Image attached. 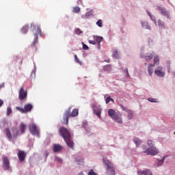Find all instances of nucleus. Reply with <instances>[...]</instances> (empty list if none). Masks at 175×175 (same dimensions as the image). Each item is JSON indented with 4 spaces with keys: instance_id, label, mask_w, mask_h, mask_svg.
Masks as SVG:
<instances>
[{
    "instance_id": "1",
    "label": "nucleus",
    "mask_w": 175,
    "mask_h": 175,
    "mask_svg": "<svg viewBox=\"0 0 175 175\" xmlns=\"http://www.w3.org/2000/svg\"><path fill=\"white\" fill-rule=\"evenodd\" d=\"M59 133L64 140L66 142V144L68 147L73 150L75 143L70 139V131L65 127H60L59 129Z\"/></svg>"
},
{
    "instance_id": "2",
    "label": "nucleus",
    "mask_w": 175,
    "mask_h": 175,
    "mask_svg": "<svg viewBox=\"0 0 175 175\" xmlns=\"http://www.w3.org/2000/svg\"><path fill=\"white\" fill-rule=\"evenodd\" d=\"M71 109V107H68L64 111V113L63 115V120H62V123L64 125H68V122H69V118H70L71 117H77V116H79V109H74L72 111Z\"/></svg>"
},
{
    "instance_id": "3",
    "label": "nucleus",
    "mask_w": 175,
    "mask_h": 175,
    "mask_svg": "<svg viewBox=\"0 0 175 175\" xmlns=\"http://www.w3.org/2000/svg\"><path fill=\"white\" fill-rule=\"evenodd\" d=\"M103 161L105 165H107V175H116V170H114V165L109 159L104 158Z\"/></svg>"
},
{
    "instance_id": "4",
    "label": "nucleus",
    "mask_w": 175,
    "mask_h": 175,
    "mask_svg": "<svg viewBox=\"0 0 175 175\" xmlns=\"http://www.w3.org/2000/svg\"><path fill=\"white\" fill-rule=\"evenodd\" d=\"M11 131L10 132V129H9V128H6L5 129V133L7 137H8V139H12V137L14 139L16 137H17V136H18V130H17V129L16 127H12L11 129Z\"/></svg>"
},
{
    "instance_id": "5",
    "label": "nucleus",
    "mask_w": 175,
    "mask_h": 175,
    "mask_svg": "<svg viewBox=\"0 0 175 175\" xmlns=\"http://www.w3.org/2000/svg\"><path fill=\"white\" fill-rule=\"evenodd\" d=\"M31 27H33V29L37 31L36 33H34L35 38H34L33 42L31 44V46L33 47H35L36 43H38V35H42V30L40 29V26L35 25V24H33V23H31Z\"/></svg>"
},
{
    "instance_id": "6",
    "label": "nucleus",
    "mask_w": 175,
    "mask_h": 175,
    "mask_svg": "<svg viewBox=\"0 0 175 175\" xmlns=\"http://www.w3.org/2000/svg\"><path fill=\"white\" fill-rule=\"evenodd\" d=\"M29 131L33 136H38L39 137V129L35 124H29Z\"/></svg>"
},
{
    "instance_id": "7",
    "label": "nucleus",
    "mask_w": 175,
    "mask_h": 175,
    "mask_svg": "<svg viewBox=\"0 0 175 175\" xmlns=\"http://www.w3.org/2000/svg\"><path fill=\"white\" fill-rule=\"evenodd\" d=\"M157 8L158 10H159L161 16L167 17L168 20H170V14L169 13V11L166 10V8H163L162 5H157Z\"/></svg>"
},
{
    "instance_id": "8",
    "label": "nucleus",
    "mask_w": 175,
    "mask_h": 175,
    "mask_svg": "<svg viewBox=\"0 0 175 175\" xmlns=\"http://www.w3.org/2000/svg\"><path fill=\"white\" fill-rule=\"evenodd\" d=\"M33 106L31 104H26L24 106V108H21L20 107H16V109L18 111L21 113H28L32 110Z\"/></svg>"
},
{
    "instance_id": "9",
    "label": "nucleus",
    "mask_w": 175,
    "mask_h": 175,
    "mask_svg": "<svg viewBox=\"0 0 175 175\" xmlns=\"http://www.w3.org/2000/svg\"><path fill=\"white\" fill-rule=\"evenodd\" d=\"M142 152L144 154H146V155H157V154H158L159 151L158 150V149H157V148H148L145 150H143Z\"/></svg>"
},
{
    "instance_id": "10",
    "label": "nucleus",
    "mask_w": 175,
    "mask_h": 175,
    "mask_svg": "<svg viewBox=\"0 0 175 175\" xmlns=\"http://www.w3.org/2000/svg\"><path fill=\"white\" fill-rule=\"evenodd\" d=\"M2 162L4 170H9V169H10V161L9 160V158L5 156L3 157Z\"/></svg>"
},
{
    "instance_id": "11",
    "label": "nucleus",
    "mask_w": 175,
    "mask_h": 175,
    "mask_svg": "<svg viewBox=\"0 0 175 175\" xmlns=\"http://www.w3.org/2000/svg\"><path fill=\"white\" fill-rule=\"evenodd\" d=\"M27 90H24V87H22L19 90V100H24V99H27Z\"/></svg>"
},
{
    "instance_id": "12",
    "label": "nucleus",
    "mask_w": 175,
    "mask_h": 175,
    "mask_svg": "<svg viewBox=\"0 0 175 175\" xmlns=\"http://www.w3.org/2000/svg\"><path fill=\"white\" fill-rule=\"evenodd\" d=\"M120 107L121 109H122L123 111H126V113H128V120H132V118H133V111H132V110L127 109L122 105H120Z\"/></svg>"
},
{
    "instance_id": "13",
    "label": "nucleus",
    "mask_w": 175,
    "mask_h": 175,
    "mask_svg": "<svg viewBox=\"0 0 175 175\" xmlns=\"http://www.w3.org/2000/svg\"><path fill=\"white\" fill-rule=\"evenodd\" d=\"M92 109L94 114H96L98 118H100V114L102 113V108L100 107H98L95 105H92Z\"/></svg>"
},
{
    "instance_id": "14",
    "label": "nucleus",
    "mask_w": 175,
    "mask_h": 175,
    "mask_svg": "<svg viewBox=\"0 0 175 175\" xmlns=\"http://www.w3.org/2000/svg\"><path fill=\"white\" fill-rule=\"evenodd\" d=\"M25 157H27V153H25V152L23 150H18V158L21 162H23L25 160Z\"/></svg>"
},
{
    "instance_id": "15",
    "label": "nucleus",
    "mask_w": 175,
    "mask_h": 175,
    "mask_svg": "<svg viewBox=\"0 0 175 175\" xmlns=\"http://www.w3.org/2000/svg\"><path fill=\"white\" fill-rule=\"evenodd\" d=\"M154 73L157 76H159V77H163L165 76V72L162 71V67L161 66H159L155 69Z\"/></svg>"
},
{
    "instance_id": "16",
    "label": "nucleus",
    "mask_w": 175,
    "mask_h": 175,
    "mask_svg": "<svg viewBox=\"0 0 175 175\" xmlns=\"http://www.w3.org/2000/svg\"><path fill=\"white\" fill-rule=\"evenodd\" d=\"M139 175H152V172L150 170H142L138 172Z\"/></svg>"
},
{
    "instance_id": "17",
    "label": "nucleus",
    "mask_w": 175,
    "mask_h": 175,
    "mask_svg": "<svg viewBox=\"0 0 175 175\" xmlns=\"http://www.w3.org/2000/svg\"><path fill=\"white\" fill-rule=\"evenodd\" d=\"M108 116L111 117V118H113L117 114H116V111L114 109H111L108 110Z\"/></svg>"
},
{
    "instance_id": "18",
    "label": "nucleus",
    "mask_w": 175,
    "mask_h": 175,
    "mask_svg": "<svg viewBox=\"0 0 175 175\" xmlns=\"http://www.w3.org/2000/svg\"><path fill=\"white\" fill-rule=\"evenodd\" d=\"M113 120L116 121V122H118V124H122V119L121 118V116L116 115L115 117L113 118Z\"/></svg>"
},
{
    "instance_id": "19",
    "label": "nucleus",
    "mask_w": 175,
    "mask_h": 175,
    "mask_svg": "<svg viewBox=\"0 0 175 175\" xmlns=\"http://www.w3.org/2000/svg\"><path fill=\"white\" fill-rule=\"evenodd\" d=\"M63 148L62 146H61V145L59 144H55L53 146V152H58V151H61V150H62Z\"/></svg>"
},
{
    "instance_id": "20",
    "label": "nucleus",
    "mask_w": 175,
    "mask_h": 175,
    "mask_svg": "<svg viewBox=\"0 0 175 175\" xmlns=\"http://www.w3.org/2000/svg\"><path fill=\"white\" fill-rule=\"evenodd\" d=\"M154 64H150L149 66L148 67V72L149 76H152V74L154 73V69H152V68H154Z\"/></svg>"
},
{
    "instance_id": "21",
    "label": "nucleus",
    "mask_w": 175,
    "mask_h": 175,
    "mask_svg": "<svg viewBox=\"0 0 175 175\" xmlns=\"http://www.w3.org/2000/svg\"><path fill=\"white\" fill-rule=\"evenodd\" d=\"M152 58H154V53H150V54H146L145 56V59L147 61V62H150Z\"/></svg>"
},
{
    "instance_id": "22",
    "label": "nucleus",
    "mask_w": 175,
    "mask_h": 175,
    "mask_svg": "<svg viewBox=\"0 0 175 175\" xmlns=\"http://www.w3.org/2000/svg\"><path fill=\"white\" fill-rule=\"evenodd\" d=\"M142 25L143 28H145V29H149V31H151V27H150L148 22H142Z\"/></svg>"
},
{
    "instance_id": "23",
    "label": "nucleus",
    "mask_w": 175,
    "mask_h": 175,
    "mask_svg": "<svg viewBox=\"0 0 175 175\" xmlns=\"http://www.w3.org/2000/svg\"><path fill=\"white\" fill-rule=\"evenodd\" d=\"M157 25L161 28V29H165V23L162 21V20L159 19L157 21Z\"/></svg>"
},
{
    "instance_id": "24",
    "label": "nucleus",
    "mask_w": 175,
    "mask_h": 175,
    "mask_svg": "<svg viewBox=\"0 0 175 175\" xmlns=\"http://www.w3.org/2000/svg\"><path fill=\"white\" fill-rule=\"evenodd\" d=\"M94 40H96V43H98V45L100 44V42L103 40V37L102 36H94Z\"/></svg>"
},
{
    "instance_id": "25",
    "label": "nucleus",
    "mask_w": 175,
    "mask_h": 175,
    "mask_svg": "<svg viewBox=\"0 0 175 175\" xmlns=\"http://www.w3.org/2000/svg\"><path fill=\"white\" fill-rule=\"evenodd\" d=\"M112 57L113 58H120V53L118 52V50H113Z\"/></svg>"
},
{
    "instance_id": "26",
    "label": "nucleus",
    "mask_w": 175,
    "mask_h": 175,
    "mask_svg": "<svg viewBox=\"0 0 175 175\" xmlns=\"http://www.w3.org/2000/svg\"><path fill=\"white\" fill-rule=\"evenodd\" d=\"M25 129H27V125L24 124V123H21L20 126V131L22 135L25 133Z\"/></svg>"
},
{
    "instance_id": "27",
    "label": "nucleus",
    "mask_w": 175,
    "mask_h": 175,
    "mask_svg": "<svg viewBox=\"0 0 175 175\" xmlns=\"http://www.w3.org/2000/svg\"><path fill=\"white\" fill-rule=\"evenodd\" d=\"M28 29H29V25H25L22 27V32H23V33H27V32H28Z\"/></svg>"
},
{
    "instance_id": "28",
    "label": "nucleus",
    "mask_w": 175,
    "mask_h": 175,
    "mask_svg": "<svg viewBox=\"0 0 175 175\" xmlns=\"http://www.w3.org/2000/svg\"><path fill=\"white\" fill-rule=\"evenodd\" d=\"M150 65H159V57L158 55L154 56V64H151Z\"/></svg>"
},
{
    "instance_id": "29",
    "label": "nucleus",
    "mask_w": 175,
    "mask_h": 175,
    "mask_svg": "<svg viewBox=\"0 0 175 175\" xmlns=\"http://www.w3.org/2000/svg\"><path fill=\"white\" fill-rule=\"evenodd\" d=\"M80 10H81L80 7L75 6L74 7L72 12L73 13H80Z\"/></svg>"
},
{
    "instance_id": "30",
    "label": "nucleus",
    "mask_w": 175,
    "mask_h": 175,
    "mask_svg": "<svg viewBox=\"0 0 175 175\" xmlns=\"http://www.w3.org/2000/svg\"><path fill=\"white\" fill-rule=\"evenodd\" d=\"M147 144L148 146H149V147H150V148H152V147H154V141L150 139L147 142Z\"/></svg>"
},
{
    "instance_id": "31",
    "label": "nucleus",
    "mask_w": 175,
    "mask_h": 175,
    "mask_svg": "<svg viewBox=\"0 0 175 175\" xmlns=\"http://www.w3.org/2000/svg\"><path fill=\"white\" fill-rule=\"evenodd\" d=\"M75 62L79 64V65H83V63L81 62V61H80V59H79V57H77V55H75Z\"/></svg>"
},
{
    "instance_id": "32",
    "label": "nucleus",
    "mask_w": 175,
    "mask_h": 175,
    "mask_svg": "<svg viewBox=\"0 0 175 175\" xmlns=\"http://www.w3.org/2000/svg\"><path fill=\"white\" fill-rule=\"evenodd\" d=\"M10 114H12V108H10V107H8L7 111H6V116H10Z\"/></svg>"
},
{
    "instance_id": "33",
    "label": "nucleus",
    "mask_w": 175,
    "mask_h": 175,
    "mask_svg": "<svg viewBox=\"0 0 175 175\" xmlns=\"http://www.w3.org/2000/svg\"><path fill=\"white\" fill-rule=\"evenodd\" d=\"M96 25H98V27H100V28H102V27H103V24L102 23V20L99 19L96 22Z\"/></svg>"
},
{
    "instance_id": "34",
    "label": "nucleus",
    "mask_w": 175,
    "mask_h": 175,
    "mask_svg": "<svg viewBox=\"0 0 175 175\" xmlns=\"http://www.w3.org/2000/svg\"><path fill=\"white\" fill-rule=\"evenodd\" d=\"M110 100L111 102H114V100L113 98H111V97L109 96L106 100H105V103L107 105H108V103H110Z\"/></svg>"
},
{
    "instance_id": "35",
    "label": "nucleus",
    "mask_w": 175,
    "mask_h": 175,
    "mask_svg": "<svg viewBox=\"0 0 175 175\" xmlns=\"http://www.w3.org/2000/svg\"><path fill=\"white\" fill-rule=\"evenodd\" d=\"M134 142L135 143L136 146H139L142 144V141L137 138L134 139Z\"/></svg>"
},
{
    "instance_id": "36",
    "label": "nucleus",
    "mask_w": 175,
    "mask_h": 175,
    "mask_svg": "<svg viewBox=\"0 0 175 175\" xmlns=\"http://www.w3.org/2000/svg\"><path fill=\"white\" fill-rule=\"evenodd\" d=\"M75 32L77 35H81V33H83V31H81V29L79 28L76 29Z\"/></svg>"
},
{
    "instance_id": "37",
    "label": "nucleus",
    "mask_w": 175,
    "mask_h": 175,
    "mask_svg": "<svg viewBox=\"0 0 175 175\" xmlns=\"http://www.w3.org/2000/svg\"><path fill=\"white\" fill-rule=\"evenodd\" d=\"M105 70H111V65L109 64L105 66Z\"/></svg>"
},
{
    "instance_id": "38",
    "label": "nucleus",
    "mask_w": 175,
    "mask_h": 175,
    "mask_svg": "<svg viewBox=\"0 0 175 175\" xmlns=\"http://www.w3.org/2000/svg\"><path fill=\"white\" fill-rule=\"evenodd\" d=\"M148 100L149 102H152V103H155V102H157V99H155V98H149L148 99Z\"/></svg>"
},
{
    "instance_id": "39",
    "label": "nucleus",
    "mask_w": 175,
    "mask_h": 175,
    "mask_svg": "<svg viewBox=\"0 0 175 175\" xmlns=\"http://www.w3.org/2000/svg\"><path fill=\"white\" fill-rule=\"evenodd\" d=\"M150 20H152V21L154 23V24H157V21H155V16L152 15L150 16Z\"/></svg>"
},
{
    "instance_id": "40",
    "label": "nucleus",
    "mask_w": 175,
    "mask_h": 175,
    "mask_svg": "<svg viewBox=\"0 0 175 175\" xmlns=\"http://www.w3.org/2000/svg\"><path fill=\"white\" fill-rule=\"evenodd\" d=\"M88 175H96V174L94 172V170L92 169L89 172Z\"/></svg>"
},
{
    "instance_id": "41",
    "label": "nucleus",
    "mask_w": 175,
    "mask_h": 175,
    "mask_svg": "<svg viewBox=\"0 0 175 175\" xmlns=\"http://www.w3.org/2000/svg\"><path fill=\"white\" fill-rule=\"evenodd\" d=\"M124 72L127 77H130L129 72H128V68L124 69Z\"/></svg>"
},
{
    "instance_id": "42",
    "label": "nucleus",
    "mask_w": 175,
    "mask_h": 175,
    "mask_svg": "<svg viewBox=\"0 0 175 175\" xmlns=\"http://www.w3.org/2000/svg\"><path fill=\"white\" fill-rule=\"evenodd\" d=\"M83 50H88L90 48L87 46V44L83 43Z\"/></svg>"
},
{
    "instance_id": "43",
    "label": "nucleus",
    "mask_w": 175,
    "mask_h": 175,
    "mask_svg": "<svg viewBox=\"0 0 175 175\" xmlns=\"http://www.w3.org/2000/svg\"><path fill=\"white\" fill-rule=\"evenodd\" d=\"M89 43H90V44H96V41L94 40H89Z\"/></svg>"
},
{
    "instance_id": "44",
    "label": "nucleus",
    "mask_w": 175,
    "mask_h": 175,
    "mask_svg": "<svg viewBox=\"0 0 175 175\" xmlns=\"http://www.w3.org/2000/svg\"><path fill=\"white\" fill-rule=\"evenodd\" d=\"M55 160L57 161V162H62V160L60 158H59V157H55Z\"/></svg>"
},
{
    "instance_id": "45",
    "label": "nucleus",
    "mask_w": 175,
    "mask_h": 175,
    "mask_svg": "<svg viewBox=\"0 0 175 175\" xmlns=\"http://www.w3.org/2000/svg\"><path fill=\"white\" fill-rule=\"evenodd\" d=\"M4 87H5V83H4L0 84V90H1V88H3Z\"/></svg>"
},
{
    "instance_id": "46",
    "label": "nucleus",
    "mask_w": 175,
    "mask_h": 175,
    "mask_svg": "<svg viewBox=\"0 0 175 175\" xmlns=\"http://www.w3.org/2000/svg\"><path fill=\"white\" fill-rule=\"evenodd\" d=\"M142 148H143V150H145L144 151H146V150H148V148H147L146 146H142Z\"/></svg>"
},
{
    "instance_id": "47",
    "label": "nucleus",
    "mask_w": 175,
    "mask_h": 175,
    "mask_svg": "<svg viewBox=\"0 0 175 175\" xmlns=\"http://www.w3.org/2000/svg\"><path fill=\"white\" fill-rule=\"evenodd\" d=\"M2 105H3V100L0 99V107H1V106H2Z\"/></svg>"
},
{
    "instance_id": "48",
    "label": "nucleus",
    "mask_w": 175,
    "mask_h": 175,
    "mask_svg": "<svg viewBox=\"0 0 175 175\" xmlns=\"http://www.w3.org/2000/svg\"><path fill=\"white\" fill-rule=\"evenodd\" d=\"M104 62H107L109 64V62H110V59L104 60Z\"/></svg>"
},
{
    "instance_id": "49",
    "label": "nucleus",
    "mask_w": 175,
    "mask_h": 175,
    "mask_svg": "<svg viewBox=\"0 0 175 175\" xmlns=\"http://www.w3.org/2000/svg\"><path fill=\"white\" fill-rule=\"evenodd\" d=\"M147 14H148V15L149 16V17H151V13H150L149 12H147Z\"/></svg>"
},
{
    "instance_id": "50",
    "label": "nucleus",
    "mask_w": 175,
    "mask_h": 175,
    "mask_svg": "<svg viewBox=\"0 0 175 175\" xmlns=\"http://www.w3.org/2000/svg\"><path fill=\"white\" fill-rule=\"evenodd\" d=\"M78 3H81V0H78Z\"/></svg>"
},
{
    "instance_id": "51",
    "label": "nucleus",
    "mask_w": 175,
    "mask_h": 175,
    "mask_svg": "<svg viewBox=\"0 0 175 175\" xmlns=\"http://www.w3.org/2000/svg\"><path fill=\"white\" fill-rule=\"evenodd\" d=\"M78 175H83V172H80V173H79Z\"/></svg>"
},
{
    "instance_id": "52",
    "label": "nucleus",
    "mask_w": 175,
    "mask_h": 175,
    "mask_svg": "<svg viewBox=\"0 0 175 175\" xmlns=\"http://www.w3.org/2000/svg\"><path fill=\"white\" fill-rule=\"evenodd\" d=\"M160 162H161V163H163V159L161 160Z\"/></svg>"
},
{
    "instance_id": "53",
    "label": "nucleus",
    "mask_w": 175,
    "mask_h": 175,
    "mask_svg": "<svg viewBox=\"0 0 175 175\" xmlns=\"http://www.w3.org/2000/svg\"><path fill=\"white\" fill-rule=\"evenodd\" d=\"M81 159H79V160H76V162H79V161H80Z\"/></svg>"
},
{
    "instance_id": "54",
    "label": "nucleus",
    "mask_w": 175,
    "mask_h": 175,
    "mask_svg": "<svg viewBox=\"0 0 175 175\" xmlns=\"http://www.w3.org/2000/svg\"><path fill=\"white\" fill-rule=\"evenodd\" d=\"M144 65H145V66H147V63H145Z\"/></svg>"
}]
</instances>
